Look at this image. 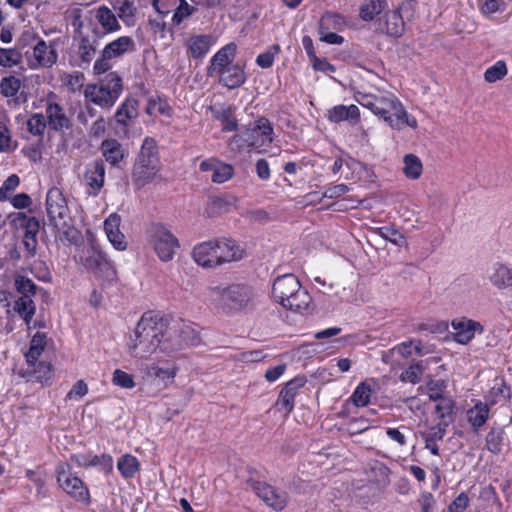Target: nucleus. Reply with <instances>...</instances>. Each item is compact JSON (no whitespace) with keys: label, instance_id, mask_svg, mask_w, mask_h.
<instances>
[{"label":"nucleus","instance_id":"1","mask_svg":"<svg viewBox=\"0 0 512 512\" xmlns=\"http://www.w3.org/2000/svg\"><path fill=\"white\" fill-rule=\"evenodd\" d=\"M355 100L392 129L401 130L404 126L415 129L418 126L416 118L408 114L402 102L391 92H357Z\"/></svg>","mask_w":512,"mask_h":512},{"label":"nucleus","instance_id":"2","mask_svg":"<svg viewBox=\"0 0 512 512\" xmlns=\"http://www.w3.org/2000/svg\"><path fill=\"white\" fill-rule=\"evenodd\" d=\"M168 332V323L161 316L153 312L142 315L134 331V338L128 343L129 353L132 357L146 359L161 346V337Z\"/></svg>","mask_w":512,"mask_h":512},{"label":"nucleus","instance_id":"3","mask_svg":"<svg viewBox=\"0 0 512 512\" xmlns=\"http://www.w3.org/2000/svg\"><path fill=\"white\" fill-rule=\"evenodd\" d=\"M206 295L216 309L225 313L251 308L255 299L253 288L246 284L209 286Z\"/></svg>","mask_w":512,"mask_h":512},{"label":"nucleus","instance_id":"4","mask_svg":"<svg viewBox=\"0 0 512 512\" xmlns=\"http://www.w3.org/2000/svg\"><path fill=\"white\" fill-rule=\"evenodd\" d=\"M272 296L284 308L296 312L306 310L311 302L309 293L301 287L298 278L291 273L278 276L274 280Z\"/></svg>","mask_w":512,"mask_h":512},{"label":"nucleus","instance_id":"5","mask_svg":"<svg viewBox=\"0 0 512 512\" xmlns=\"http://www.w3.org/2000/svg\"><path fill=\"white\" fill-rule=\"evenodd\" d=\"M123 91L122 78L116 72H110L99 84H88L84 89L87 101L102 108L110 109Z\"/></svg>","mask_w":512,"mask_h":512},{"label":"nucleus","instance_id":"6","mask_svg":"<svg viewBox=\"0 0 512 512\" xmlns=\"http://www.w3.org/2000/svg\"><path fill=\"white\" fill-rule=\"evenodd\" d=\"M159 170L156 144L152 138H145L132 171V181L141 188L151 182Z\"/></svg>","mask_w":512,"mask_h":512},{"label":"nucleus","instance_id":"7","mask_svg":"<svg viewBox=\"0 0 512 512\" xmlns=\"http://www.w3.org/2000/svg\"><path fill=\"white\" fill-rule=\"evenodd\" d=\"M256 471L249 469V476L245 480L247 488L255 493L266 506L274 511L280 512L284 510L289 502L290 496L287 491L273 486L265 481L255 477Z\"/></svg>","mask_w":512,"mask_h":512},{"label":"nucleus","instance_id":"8","mask_svg":"<svg viewBox=\"0 0 512 512\" xmlns=\"http://www.w3.org/2000/svg\"><path fill=\"white\" fill-rule=\"evenodd\" d=\"M79 262L97 278L111 281L116 276L112 263L106 254L96 245L84 247L78 255Z\"/></svg>","mask_w":512,"mask_h":512},{"label":"nucleus","instance_id":"9","mask_svg":"<svg viewBox=\"0 0 512 512\" xmlns=\"http://www.w3.org/2000/svg\"><path fill=\"white\" fill-rule=\"evenodd\" d=\"M149 242L162 262L171 261L180 248L177 237L162 224H153L150 227Z\"/></svg>","mask_w":512,"mask_h":512},{"label":"nucleus","instance_id":"10","mask_svg":"<svg viewBox=\"0 0 512 512\" xmlns=\"http://www.w3.org/2000/svg\"><path fill=\"white\" fill-rule=\"evenodd\" d=\"M56 477L59 487L76 501L83 504L91 502L90 493L84 482L71 473L68 463H60L56 467Z\"/></svg>","mask_w":512,"mask_h":512},{"label":"nucleus","instance_id":"11","mask_svg":"<svg viewBox=\"0 0 512 512\" xmlns=\"http://www.w3.org/2000/svg\"><path fill=\"white\" fill-rule=\"evenodd\" d=\"M60 43V38L49 42L39 38L32 48V54L28 55L26 52L29 67L31 69L52 68L58 61L57 48Z\"/></svg>","mask_w":512,"mask_h":512},{"label":"nucleus","instance_id":"12","mask_svg":"<svg viewBox=\"0 0 512 512\" xmlns=\"http://www.w3.org/2000/svg\"><path fill=\"white\" fill-rule=\"evenodd\" d=\"M46 209L48 217L57 225V221H63L69 218V207L67 200L58 187H52L48 190L46 195Z\"/></svg>","mask_w":512,"mask_h":512},{"label":"nucleus","instance_id":"13","mask_svg":"<svg viewBox=\"0 0 512 512\" xmlns=\"http://www.w3.org/2000/svg\"><path fill=\"white\" fill-rule=\"evenodd\" d=\"M99 46L98 32L93 30V34H82L78 36L77 59L75 65L80 68H87L94 59Z\"/></svg>","mask_w":512,"mask_h":512},{"label":"nucleus","instance_id":"14","mask_svg":"<svg viewBox=\"0 0 512 512\" xmlns=\"http://www.w3.org/2000/svg\"><path fill=\"white\" fill-rule=\"evenodd\" d=\"M305 384L306 378L303 376H296L288 381L278 395L276 401L277 409L284 412L286 416L289 415L294 409L295 396Z\"/></svg>","mask_w":512,"mask_h":512},{"label":"nucleus","instance_id":"15","mask_svg":"<svg viewBox=\"0 0 512 512\" xmlns=\"http://www.w3.org/2000/svg\"><path fill=\"white\" fill-rule=\"evenodd\" d=\"M451 326L455 331L454 340L462 345L468 344L477 332L481 334L484 331L480 322L465 317L452 320Z\"/></svg>","mask_w":512,"mask_h":512},{"label":"nucleus","instance_id":"16","mask_svg":"<svg viewBox=\"0 0 512 512\" xmlns=\"http://www.w3.org/2000/svg\"><path fill=\"white\" fill-rule=\"evenodd\" d=\"M237 45L230 42L220 48L210 59V64L207 68L209 76H214L219 71L234 64L236 57Z\"/></svg>","mask_w":512,"mask_h":512},{"label":"nucleus","instance_id":"17","mask_svg":"<svg viewBox=\"0 0 512 512\" xmlns=\"http://www.w3.org/2000/svg\"><path fill=\"white\" fill-rule=\"evenodd\" d=\"M84 182L89 188V195L97 196L99 194L105 182V165L102 160H95L88 164L84 173Z\"/></svg>","mask_w":512,"mask_h":512},{"label":"nucleus","instance_id":"18","mask_svg":"<svg viewBox=\"0 0 512 512\" xmlns=\"http://www.w3.org/2000/svg\"><path fill=\"white\" fill-rule=\"evenodd\" d=\"M217 266L231 261H238L243 258L244 250L232 239L221 238L215 240Z\"/></svg>","mask_w":512,"mask_h":512},{"label":"nucleus","instance_id":"19","mask_svg":"<svg viewBox=\"0 0 512 512\" xmlns=\"http://www.w3.org/2000/svg\"><path fill=\"white\" fill-rule=\"evenodd\" d=\"M215 75L219 76V82L228 89L239 88L247 79L244 67L238 63L226 67Z\"/></svg>","mask_w":512,"mask_h":512},{"label":"nucleus","instance_id":"20","mask_svg":"<svg viewBox=\"0 0 512 512\" xmlns=\"http://www.w3.org/2000/svg\"><path fill=\"white\" fill-rule=\"evenodd\" d=\"M45 112L48 125L51 129L59 131L70 128V119L68 118L64 111V108L60 104L48 101Z\"/></svg>","mask_w":512,"mask_h":512},{"label":"nucleus","instance_id":"21","mask_svg":"<svg viewBox=\"0 0 512 512\" xmlns=\"http://www.w3.org/2000/svg\"><path fill=\"white\" fill-rule=\"evenodd\" d=\"M215 240L202 242L193 249L192 256L195 262L203 267H216L217 256Z\"/></svg>","mask_w":512,"mask_h":512},{"label":"nucleus","instance_id":"22","mask_svg":"<svg viewBox=\"0 0 512 512\" xmlns=\"http://www.w3.org/2000/svg\"><path fill=\"white\" fill-rule=\"evenodd\" d=\"M235 110L236 107L233 105L210 106L212 116L222 123L223 132H233L238 130Z\"/></svg>","mask_w":512,"mask_h":512},{"label":"nucleus","instance_id":"23","mask_svg":"<svg viewBox=\"0 0 512 512\" xmlns=\"http://www.w3.org/2000/svg\"><path fill=\"white\" fill-rule=\"evenodd\" d=\"M11 222L17 227L24 229L25 239H37L40 223L34 216H28L24 212H17L10 215Z\"/></svg>","mask_w":512,"mask_h":512},{"label":"nucleus","instance_id":"24","mask_svg":"<svg viewBox=\"0 0 512 512\" xmlns=\"http://www.w3.org/2000/svg\"><path fill=\"white\" fill-rule=\"evenodd\" d=\"M135 50V41L130 36H120L106 44L103 48V51H105L108 57H111L112 59L120 58L126 53H131Z\"/></svg>","mask_w":512,"mask_h":512},{"label":"nucleus","instance_id":"25","mask_svg":"<svg viewBox=\"0 0 512 512\" xmlns=\"http://www.w3.org/2000/svg\"><path fill=\"white\" fill-rule=\"evenodd\" d=\"M138 117V101L134 98H127L115 112L114 118L118 125L124 128L129 127Z\"/></svg>","mask_w":512,"mask_h":512},{"label":"nucleus","instance_id":"26","mask_svg":"<svg viewBox=\"0 0 512 512\" xmlns=\"http://www.w3.org/2000/svg\"><path fill=\"white\" fill-rule=\"evenodd\" d=\"M214 45V39L211 35H194L187 41L188 53L194 59L203 58Z\"/></svg>","mask_w":512,"mask_h":512},{"label":"nucleus","instance_id":"27","mask_svg":"<svg viewBox=\"0 0 512 512\" xmlns=\"http://www.w3.org/2000/svg\"><path fill=\"white\" fill-rule=\"evenodd\" d=\"M100 151L105 160L117 166L124 158V149L116 139H106L101 143Z\"/></svg>","mask_w":512,"mask_h":512},{"label":"nucleus","instance_id":"28","mask_svg":"<svg viewBox=\"0 0 512 512\" xmlns=\"http://www.w3.org/2000/svg\"><path fill=\"white\" fill-rule=\"evenodd\" d=\"M489 404L477 401L473 407L467 411V420L473 430L477 432L489 418Z\"/></svg>","mask_w":512,"mask_h":512},{"label":"nucleus","instance_id":"29","mask_svg":"<svg viewBox=\"0 0 512 512\" xmlns=\"http://www.w3.org/2000/svg\"><path fill=\"white\" fill-rule=\"evenodd\" d=\"M404 21L399 10L387 11L384 15V24L381 29L393 37H400L404 32Z\"/></svg>","mask_w":512,"mask_h":512},{"label":"nucleus","instance_id":"30","mask_svg":"<svg viewBox=\"0 0 512 512\" xmlns=\"http://www.w3.org/2000/svg\"><path fill=\"white\" fill-rule=\"evenodd\" d=\"M47 345V335L43 332H36L31 341L28 351L25 354L29 366H34L42 355Z\"/></svg>","mask_w":512,"mask_h":512},{"label":"nucleus","instance_id":"31","mask_svg":"<svg viewBox=\"0 0 512 512\" xmlns=\"http://www.w3.org/2000/svg\"><path fill=\"white\" fill-rule=\"evenodd\" d=\"M328 118L334 123L344 120H354L357 122L360 118V110L356 105H337L329 110Z\"/></svg>","mask_w":512,"mask_h":512},{"label":"nucleus","instance_id":"32","mask_svg":"<svg viewBox=\"0 0 512 512\" xmlns=\"http://www.w3.org/2000/svg\"><path fill=\"white\" fill-rule=\"evenodd\" d=\"M95 18L106 33L120 30L121 26L115 14L106 6H100L94 10Z\"/></svg>","mask_w":512,"mask_h":512},{"label":"nucleus","instance_id":"33","mask_svg":"<svg viewBox=\"0 0 512 512\" xmlns=\"http://www.w3.org/2000/svg\"><path fill=\"white\" fill-rule=\"evenodd\" d=\"M140 462L132 454H124L117 460V469L124 479H131L140 471Z\"/></svg>","mask_w":512,"mask_h":512},{"label":"nucleus","instance_id":"34","mask_svg":"<svg viewBox=\"0 0 512 512\" xmlns=\"http://www.w3.org/2000/svg\"><path fill=\"white\" fill-rule=\"evenodd\" d=\"M13 310L24 320L26 325L29 326L35 315L36 305L32 298L20 296L14 301Z\"/></svg>","mask_w":512,"mask_h":512},{"label":"nucleus","instance_id":"35","mask_svg":"<svg viewBox=\"0 0 512 512\" xmlns=\"http://www.w3.org/2000/svg\"><path fill=\"white\" fill-rule=\"evenodd\" d=\"M179 340L180 337L176 327L168 326V332L165 333V336L161 337L160 339V351L167 355H172L177 353L178 351L183 350V345Z\"/></svg>","mask_w":512,"mask_h":512},{"label":"nucleus","instance_id":"36","mask_svg":"<svg viewBox=\"0 0 512 512\" xmlns=\"http://www.w3.org/2000/svg\"><path fill=\"white\" fill-rule=\"evenodd\" d=\"M386 6V0H364L360 6L359 16L363 21H372Z\"/></svg>","mask_w":512,"mask_h":512},{"label":"nucleus","instance_id":"37","mask_svg":"<svg viewBox=\"0 0 512 512\" xmlns=\"http://www.w3.org/2000/svg\"><path fill=\"white\" fill-rule=\"evenodd\" d=\"M510 398V389L503 379H496L494 385L491 387L486 402L493 406L501 401H506Z\"/></svg>","mask_w":512,"mask_h":512},{"label":"nucleus","instance_id":"38","mask_svg":"<svg viewBox=\"0 0 512 512\" xmlns=\"http://www.w3.org/2000/svg\"><path fill=\"white\" fill-rule=\"evenodd\" d=\"M26 477L36 488L37 497L39 499L46 498L49 495V490L46 486L47 474L40 470L27 469Z\"/></svg>","mask_w":512,"mask_h":512},{"label":"nucleus","instance_id":"39","mask_svg":"<svg viewBox=\"0 0 512 512\" xmlns=\"http://www.w3.org/2000/svg\"><path fill=\"white\" fill-rule=\"evenodd\" d=\"M403 163V173L408 179L416 180L421 176L423 165L418 156L407 154L404 156Z\"/></svg>","mask_w":512,"mask_h":512},{"label":"nucleus","instance_id":"40","mask_svg":"<svg viewBox=\"0 0 512 512\" xmlns=\"http://www.w3.org/2000/svg\"><path fill=\"white\" fill-rule=\"evenodd\" d=\"M490 280L492 284L500 289L512 287V268L505 265H498Z\"/></svg>","mask_w":512,"mask_h":512},{"label":"nucleus","instance_id":"41","mask_svg":"<svg viewBox=\"0 0 512 512\" xmlns=\"http://www.w3.org/2000/svg\"><path fill=\"white\" fill-rule=\"evenodd\" d=\"M258 133L261 134V140L258 142H254L256 146H268L273 141V126L271 122L265 118L261 117L255 122L254 126Z\"/></svg>","mask_w":512,"mask_h":512},{"label":"nucleus","instance_id":"42","mask_svg":"<svg viewBox=\"0 0 512 512\" xmlns=\"http://www.w3.org/2000/svg\"><path fill=\"white\" fill-rule=\"evenodd\" d=\"M14 287L21 296L32 298L36 294L37 285L27 276L16 274L14 277Z\"/></svg>","mask_w":512,"mask_h":512},{"label":"nucleus","instance_id":"43","mask_svg":"<svg viewBox=\"0 0 512 512\" xmlns=\"http://www.w3.org/2000/svg\"><path fill=\"white\" fill-rule=\"evenodd\" d=\"M183 348L188 346H196L200 342L198 332L189 324H182L180 327H176Z\"/></svg>","mask_w":512,"mask_h":512},{"label":"nucleus","instance_id":"44","mask_svg":"<svg viewBox=\"0 0 512 512\" xmlns=\"http://www.w3.org/2000/svg\"><path fill=\"white\" fill-rule=\"evenodd\" d=\"M261 140V134L258 133L255 127L248 128L243 131L241 134L235 135L232 138L233 142H241L240 147H249V148H261L262 146H256L254 142H258Z\"/></svg>","mask_w":512,"mask_h":512},{"label":"nucleus","instance_id":"45","mask_svg":"<svg viewBox=\"0 0 512 512\" xmlns=\"http://www.w3.org/2000/svg\"><path fill=\"white\" fill-rule=\"evenodd\" d=\"M372 389L366 382H361L352 393L350 399L357 407H364L369 404Z\"/></svg>","mask_w":512,"mask_h":512},{"label":"nucleus","instance_id":"46","mask_svg":"<svg viewBox=\"0 0 512 512\" xmlns=\"http://www.w3.org/2000/svg\"><path fill=\"white\" fill-rule=\"evenodd\" d=\"M346 26V21L343 16L337 13H325L320 20L319 27L323 29H333L341 31Z\"/></svg>","mask_w":512,"mask_h":512},{"label":"nucleus","instance_id":"47","mask_svg":"<svg viewBox=\"0 0 512 512\" xmlns=\"http://www.w3.org/2000/svg\"><path fill=\"white\" fill-rule=\"evenodd\" d=\"M508 73L507 65L503 60H498L484 72V79L488 83H495L503 79Z\"/></svg>","mask_w":512,"mask_h":512},{"label":"nucleus","instance_id":"48","mask_svg":"<svg viewBox=\"0 0 512 512\" xmlns=\"http://www.w3.org/2000/svg\"><path fill=\"white\" fill-rule=\"evenodd\" d=\"M504 431L501 428H492L486 436V447L493 454H499L502 450Z\"/></svg>","mask_w":512,"mask_h":512},{"label":"nucleus","instance_id":"49","mask_svg":"<svg viewBox=\"0 0 512 512\" xmlns=\"http://www.w3.org/2000/svg\"><path fill=\"white\" fill-rule=\"evenodd\" d=\"M22 61V54L14 48H0V65L11 68Z\"/></svg>","mask_w":512,"mask_h":512},{"label":"nucleus","instance_id":"50","mask_svg":"<svg viewBox=\"0 0 512 512\" xmlns=\"http://www.w3.org/2000/svg\"><path fill=\"white\" fill-rule=\"evenodd\" d=\"M47 124L43 114L35 113L27 120V129L32 135L42 137Z\"/></svg>","mask_w":512,"mask_h":512},{"label":"nucleus","instance_id":"51","mask_svg":"<svg viewBox=\"0 0 512 512\" xmlns=\"http://www.w3.org/2000/svg\"><path fill=\"white\" fill-rule=\"evenodd\" d=\"M146 113L149 115L160 114L170 117L172 114V108L161 98H150L147 103Z\"/></svg>","mask_w":512,"mask_h":512},{"label":"nucleus","instance_id":"52","mask_svg":"<svg viewBox=\"0 0 512 512\" xmlns=\"http://www.w3.org/2000/svg\"><path fill=\"white\" fill-rule=\"evenodd\" d=\"M21 88V81L15 76H7L0 81V92L4 97H14Z\"/></svg>","mask_w":512,"mask_h":512},{"label":"nucleus","instance_id":"53","mask_svg":"<svg viewBox=\"0 0 512 512\" xmlns=\"http://www.w3.org/2000/svg\"><path fill=\"white\" fill-rule=\"evenodd\" d=\"M281 48L278 44H273L268 47V49L260 53L256 58V64L263 68L267 69L272 67L275 57L280 53Z\"/></svg>","mask_w":512,"mask_h":512},{"label":"nucleus","instance_id":"54","mask_svg":"<svg viewBox=\"0 0 512 512\" xmlns=\"http://www.w3.org/2000/svg\"><path fill=\"white\" fill-rule=\"evenodd\" d=\"M17 146V142L12 140L11 132L7 124L0 121V152H12Z\"/></svg>","mask_w":512,"mask_h":512},{"label":"nucleus","instance_id":"55","mask_svg":"<svg viewBox=\"0 0 512 512\" xmlns=\"http://www.w3.org/2000/svg\"><path fill=\"white\" fill-rule=\"evenodd\" d=\"M195 11L196 8L194 6L188 4L186 0H181L173 12L172 22L175 25H179L188 17H190Z\"/></svg>","mask_w":512,"mask_h":512},{"label":"nucleus","instance_id":"56","mask_svg":"<svg viewBox=\"0 0 512 512\" xmlns=\"http://www.w3.org/2000/svg\"><path fill=\"white\" fill-rule=\"evenodd\" d=\"M423 371L420 362L413 363L401 373L400 380L402 382L416 384L420 381Z\"/></svg>","mask_w":512,"mask_h":512},{"label":"nucleus","instance_id":"57","mask_svg":"<svg viewBox=\"0 0 512 512\" xmlns=\"http://www.w3.org/2000/svg\"><path fill=\"white\" fill-rule=\"evenodd\" d=\"M234 173L233 167L229 164L218 163L214 172L212 173L211 180L214 183H224L232 178Z\"/></svg>","mask_w":512,"mask_h":512},{"label":"nucleus","instance_id":"58","mask_svg":"<svg viewBox=\"0 0 512 512\" xmlns=\"http://www.w3.org/2000/svg\"><path fill=\"white\" fill-rule=\"evenodd\" d=\"M378 234L382 238L391 242L394 245L403 246L404 244H406L405 236L393 228L380 227V228H378Z\"/></svg>","mask_w":512,"mask_h":512},{"label":"nucleus","instance_id":"59","mask_svg":"<svg viewBox=\"0 0 512 512\" xmlns=\"http://www.w3.org/2000/svg\"><path fill=\"white\" fill-rule=\"evenodd\" d=\"M84 78L85 77L82 72L75 71L73 73L65 74L63 77V83L70 92L75 93L82 88Z\"/></svg>","mask_w":512,"mask_h":512},{"label":"nucleus","instance_id":"60","mask_svg":"<svg viewBox=\"0 0 512 512\" xmlns=\"http://www.w3.org/2000/svg\"><path fill=\"white\" fill-rule=\"evenodd\" d=\"M20 178L16 174L8 176L0 187V201L9 199L10 194L19 186Z\"/></svg>","mask_w":512,"mask_h":512},{"label":"nucleus","instance_id":"61","mask_svg":"<svg viewBox=\"0 0 512 512\" xmlns=\"http://www.w3.org/2000/svg\"><path fill=\"white\" fill-rule=\"evenodd\" d=\"M455 403L450 397H443L437 400V404L435 406V412L438 414L439 418L444 421L446 417H449L453 414Z\"/></svg>","mask_w":512,"mask_h":512},{"label":"nucleus","instance_id":"62","mask_svg":"<svg viewBox=\"0 0 512 512\" xmlns=\"http://www.w3.org/2000/svg\"><path fill=\"white\" fill-rule=\"evenodd\" d=\"M113 384L121 388L131 389L135 386L133 376L120 369H116L112 378Z\"/></svg>","mask_w":512,"mask_h":512},{"label":"nucleus","instance_id":"63","mask_svg":"<svg viewBox=\"0 0 512 512\" xmlns=\"http://www.w3.org/2000/svg\"><path fill=\"white\" fill-rule=\"evenodd\" d=\"M112 58L108 57L105 51H101L100 57L96 59L93 66L95 75L105 74L113 67Z\"/></svg>","mask_w":512,"mask_h":512},{"label":"nucleus","instance_id":"64","mask_svg":"<svg viewBox=\"0 0 512 512\" xmlns=\"http://www.w3.org/2000/svg\"><path fill=\"white\" fill-rule=\"evenodd\" d=\"M427 389L429 399L432 401H437L445 397L443 393L446 389V383L443 380H430L427 383Z\"/></svg>","mask_w":512,"mask_h":512}]
</instances>
